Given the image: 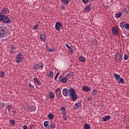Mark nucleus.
I'll return each instance as SVG.
<instances>
[{"label": "nucleus", "mask_w": 129, "mask_h": 129, "mask_svg": "<svg viewBox=\"0 0 129 129\" xmlns=\"http://www.w3.org/2000/svg\"><path fill=\"white\" fill-rule=\"evenodd\" d=\"M23 56V54L21 52L16 56L15 60L17 63H21L22 62V60L24 59Z\"/></svg>", "instance_id": "1"}, {"label": "nucleus", "mask_w": 129, "mask_h": 129, "mask_svg": "<svg viewBox=\"0 0 129 129\" xmlns=\"http://www.w3.org/2000/svg\"><path fill=\"white\" fill-rule=\"evenodd\" d=\"M55 28L58 32H60V31L63 29V25H62V23L57 22L55 23Z\"/></svg>", "instance_id": "2"}, {"label": "nucleus", "mask_w": 129, "mask_h": 129, "mask_svg": "<svg viewBox=\"0 0 129 129\" xmlns=\"http://www.w3.org/2000/svg\"><path fill=\"white\" fill-rule=\"evenodd\" d=\"M122 57V56H121V54H120V53H116L115 56V60L116 61V62H119V63H120V62H121Z\"/></svg>", "instance_id": "3"}, {"label": "nucleus", "mask_w": 129, "mask_h": 129, "mask_svg": "<svg viewBox=\"0 0 129 129\" xmlns=\"http://www.w3.org/2000/svg\"><path fill=\"white\" fill-rule=\"evenodd\" d=\"M5 36H7V32H6L4 28L0 27V38H4Z\"/></svg>", "instance_id": "4"}, {"label": "nucleus", "mask_w": 129, "mask_h": 129, "mask_svg": "<svg viewBox=\"0 0 129 129\" xmlns=\"http://www.w3.org/2000/svg\"><path fill=\"white\" fill-rule=\"evenodd\" d=\"M2 22H3V23H5V24H10L11 23V21H10V19H9V17L5 15H3Z\"/></svg>", "instance_id": "5"}, {"label": "nucleus", "mask_w": 129, "mask_h": 129, "mask_svg": "<svg viewBox=\"0 0 129 129\" xmlns=\"http://www.w3.org/2000/svg\"><path fill=\"white\" fill-rule=\"evenodd\" d=\"M59 81L62 82V83H66L67 82V78L64 77V76H60L58 78Z\"/></svg>", "instance_id": "6"}, {"label": "nucleus", "mask_w": 129, "mask_h": 129, "mask_svg": "<svg viewBox=\"0 0 129 129\" xmlns=\"http://www.w3.org/2000/svg\"><path fill=\"white\" fill-rule=\"evenodd\" d=\"M17 50V47H15L13 45H10V54H14L15 52H16V50Z\"/></svg>", "instance_id": "7"}, {"label": "nucleus", "mask_w": 129, "mask_h": 129, "mask_svg": "<svg viewBox=\"0 0 129 129\" xmlns=\"http://www.w3.org/2000/svg\"><path fill=\"white\" fill-rule=\"evenodd\" d=\"M2 15H8V14H10V10L7 8H4L2 9V13H1Z\"/></svg>", "instance_id": "8"}, {"label": "nucleus", "mask_w": 129, "mask_h": 129, "mask_svg": "<svg viewBox=\"0 0 129 129\" xmlns=\"http://www.w3.org/2000/svg\"><path fill=\"white\" fill-rule=\"evenodd\" d=\"M81 106H82V100H81L79 101V103L75 104V109H78V108H79V107H81Z\"/></svg>", "instance_id": "9"}, {"label": "nucleus", "mask_w": 129, "mask_h": 129, "mask_svg": "<svg viewBox=\"0 0 129 129\" xmlns=\"http://www.w3.org/2000/svg\"><path fill=\"white\" fill-rule=\"evenodd\" d=\"M40 39L41 41L42 42H44L47 40V36H46V34L45 33L41 34L40 36Z\"/></svg>", "instance_id": "10"}, {"label": "nucleus", "mask_w": 129, "mask_h": 129, "mask_svg": "<svg viewBox=\"0 0 129 129\" xmlns=\"http://www.w3.org/2000/svg\"><path fill=\"white\" fill-rule=\"evenodd\" d=\"M91 11V4L87 5L85 7V13H89Z\"/></svg>", "instance_id": "11"}, {"label": "nucleus", "mask_w": 129, "mask_h": 129, "mask_svg": "<svg viewBox=\"0 0 129 129\" xmlns=\"http://www.w3.org/2000/svg\"><path fill=\"white\" fill-rule=\"evenodd\" d=\"M62 93L64 96H68L69 95V90L68 89H63Z\"/></svg>", "instance_id": "12"}, {"label": "nucleus", "mask_w": 129, "mask_h": 129, "mask_svg": "<svg viewBox=\"0 0 129 129\" xmlns=\"http://www.w3.org/2000/svg\"><path fill=\"white\" fill-rule=\"evenodd\" d=\"M76 91H75L74 89H70L69 90V95H70V96L74 95V94H76Z\"/></svg>", "instance_id": "13"}, {"label": "nucleus", "mask_w": 129, "mask_h": 129, "mask_svg": "<svg viewBox=\"0 0 129 129\" xmlns=\"http://www.w3.org/2000/svg\"><path fill=\"white\" fill-rule=\"evenodd\" d=\"M33 80H34V82L35 84L36 83H37V84H38V85H39V86H41V85H42L41 82H40V81L38 79V78H34Z\"/></svg>", "instance_id": "14"}, {"label": "nucleus", "mask_w": 129, "mask_h": 129, "mask_svg": "<svg viewBox=\"0 0 129 129\" xmlns=\"http://www.w3.org/2000/svg\"><path fill=\"white\" fill-rule=\"evenodd\" d=\"M82 90H83V91L88 92L90 91V88L88 87L87 86H84L83 87Z\"/></svg>", "instance_id": "15"}, {"label": "nucleus", "mask_w": 129, "mask_h": 129, "mask_svg": "<svg viewBox=\"0 0 129 129\" xmlns=\"http://www.w3.org/2000/svg\"><path fill=\"white\" fill-rule=\"evenodd\" d=\"M71 99L73 101H75V100H77V97H78V96H77V94H74L72 96H71Z\"/></svg>", "instance_id": "16"}, {"label": "nucleus", "mask_w": 129, "mask_h": 129, "mask_svg": "<svg viewBox=\"0 0 129 129\" xmlns=\"http://www.w3.org/2000/svg\"><path fill=\"white\" fill-rule=\"evenodd\" d=\"M50 123L49 121H45L44 123V126L47 127V128H50Z\"/></svg>", "instance_id": "17"}, {"label": "nucleus", "mask_w": 129, "mask_h": 129, "mask_svg": "<svg viewBox=\"0 0 129 129\" xmlns=\"http://www.w3.org/2000/svg\"><path fill=\"white\" fill-rule=\"evenodd\" d=\"M111 118V116L110 115L106 116L105 117L103 118V120L104 121H107V120H109Z\"/></svg>", "instance_id": "18"}, {"label": "nucleus", "mask_w": 129, "mask_h": 129, "mask_svg": "<svg viewBox=\"0 0 129 129\" xmlns=\"http://www.w3.org/2000/svg\"><path fill=\"white\" fill-rule=\"evenodd\" d=\"M29 110L31 111V112L33 111H35L36 110V107L34 106H31L30 107H29L28 108Z\"/></svg>", "instance_id": "19"}, {"label": "nucleus", "mask_w": 129, "mask_h": 129, "mask_svg": "<svg viewBox=\"0 0 129 129\" xmlns=\"http://www.w3.org/2000/svg\"><path fill=\"white\" fill-rule=\"evenodd\" d=\"M112 32L113 35H115V36H116V35H117V33H118L117 30H116L115 28L113 27L112 28Z\"/></svg>", "instance_id": "20"}, {"label": "nucleus", "mask_w": 129, "mask_h": 129, "mask_svg": "<svg viewBox=\"0 0 129 129\" xmlns=\"http://www.w3.org/2000/svg\"><path fill=\"white\" fill-rule=\"evenodd\" d=\"M55 97V94L53 93L52 92L49 93V98L50 99H53Z\"/></svg>", "instance_id": "21"}, {"label": "nucleus", "mask_w": 129, "mask_h": 129, "mask_svg": "<svg viewBox=\"0 0 129 129\" xmlns=\"http://www.w3.org/2000/svg\"><path fill=\"white\" fill-rule=\"evenodd\" d=\"M114 77L116 79L117 81H118L119 78H120V76L119 74L114 73L113 74Z\"/></svg>", "instance_id": "22"}, {"label": "nucleus", "mask_w": 129, "mask_h": 129, "mask_svg": "<svg viewBox=\"0 0 129 129\" xmlns=\"http://www.w3.org/2000/svg\"><path fill=\"white\" fill-rule=\"evenodd\" d=\"M118 83L121 84H124V80L122 78H120L118 81Z\"/></svg>", "instance_id": "23"}, {"label": "nucleus", "mask_w": 129, "mask_h": 129, "mask_svg": "<svg viewBox=\"0 0 129 129\" xmlns=\"http://www.w3.org/2000/svg\"><path fill=\"white\" fill-rule=\"evenodd\" d=\"M123 10L126 14H129V6H126Z\"/></svg>", "instance_id": "24"}, {"label": "nucleus", "mask_w": 129, "mask_h": 129, "mask_svg": "<svg viewBox=\"0 0 129 129\" xmlns=\"http://www.w3.org/2000/svg\"><path fill=\"white\" fill-rule=\"evenodd\" d=\"M122 15V13L121 12H118L115 15V17L117 19H119Z\"/></svg>", "instance_id": "25"}, {"label": "nucleus", "mask_w": 129, "mask_h": 129, "mask_svg": "<svg viewBox=\"0 0 129 129\" xmlns=\"http://www.w3.org/2000/svg\"><path fill=\"white\" fill-rule=\"evenodd\" d=\"M66 46H67V48H68L69 50L70 51V52L71 53H73V48H72L71 47H70L69 46V45H68V44H67V43L66 44Z\"/></svg>", "instance_id": "26"}, {"label": "nucleus", "mask_w": 129, "mask_h": 129, "mask_svg": "<svg viewBox=\"0 0 129 129\" xmlns=\"http://www.w3.org/2000/svg\"><path fill=\"white\" fill-rule=\"evenodd\" d=\"M10 124H11V125L14 126L15 124H16V121L14 119L10 120Z\"/></svg>", "instance_id": "27"}, {"label": "nucleus", "mask_w": 129, "mask_h": 129, "mask_svg": "<svg viewBox=\"0 0 129 129\" xmlns=\"http://www.w3.org/2000/svg\"><path fill=\"white\" fill-rule=\"evenodd\" d=\"M37 66L38 67V69H40V68H43L44 67V63L43 62H40L37 64Z\"/></svg>", "instance_id": "28"}, {"label": "nucleus", "mask_w": 129, "mask_h": 129, "mask_svg": "<svg viewBox=\"0 0 129 129\" xmlns=\"http://www.w3.org/2000/svg\"><path fill=\"white\" fill-rule=\"evenodd\" d=\"M61 2L64 4V5H68L70 3V0H61Z\"/></svg>", "instance_id": "29"}, {"label": "nucleus", "mask_w": 129, "mask_h": 129, "mask_svg": "<svg viewBox=\"0 0 129 129\" xmlns=\"http://www.w3.org/2000/svg\"><path fill=\"white\" fill-rule=\"evenodd\" d=\"M7 109H8L9 112H11V110L13 109V107H12V105H8L7 106Z\"/></svg>", "instance_id": "30"}, {"label": "nucleus", "mask_w": 129, "mask_h": 129, "mask_svg": "<svg viewBox=\"0 0 129 129\" xmlns=\"http://www.w3.org/2000/svg\"><path fill=\"white\" fill-rule=\"evenodd\" d=\"M48 117L49 119H54V115L52 113H49L48 115Z\"/></svg>", "instance_id": "31"}, {"label": "nucleus", "mask_w": 129, "mask_h": 129, "mask_svg": "<svg viewBox=\"0 0 129 129\" xmlns=\"http://www.w3.org/2000/svg\"><path fill=\"white\" fill-rule=\"evenodd\" d=\"M79 59L80 61H81V62H84V61H85V58L83 56H80Z\"/></svg>", "instance_id": "32"}, {"label": "nucleus", "mask_w": 129, "mask_h": 129, "mask_svg": "<svg viewBox=\"0 0 129 129\" xmlns=\"http://www.w3.org/2000/svg\"><path fill=\"white\" fill-rule=\"evenodd\" d=\"M92 94L93 96H95V95H97V90L96 89H94L93 90Z\"/></svg>", "instance_id": "33"}, {"label": "nucleus", "mask_w": 129, "mask_h": 129, "mask_svg": "<svg viewBox=\"0 0 129 129\" xmlns=\"http://www.w3.org/2000/svg\"><path fill=\"white\" fill-rule=\"evenodd\" d=\"M47 77L53 78V72L49 71V74H48Z\"/></svg>", "instance_id": "34"}, {"label": "nucleus", "mask_w": 129, "mask_h": 129, "mask_svg": "<svg viewBox=\"0 0 129 129\" xmlns=\"http://www.w3.org/2000/svg\"><path fill=\"white\" fill-rule=\"evenodd\" d=\"M84 127L85 129H90V125L89 124L86 123L84 125Z\"/></svg>", "instance_id": "35"}, {"label": "nucleus", "mask_w": 129, "mask_h": 129, "mask_svg": "<svg viewBox=\"0 0 129 129\" xmlns=\"http://www.w3.org/2000/svg\"><path fill=\"white\" fill-rule=\"evenodd\" d=\"M5 105L6 104L4 103H0V110H2L3 108H5Z\"/></svg>", "instance_id": "36"}, {"label": "nucleus", "mask_w": 129, "mask_h": 129, "mask_svg": "<svg viewBox=\"0 0 129 129\" xmlns=\"http://www.w3.org/2000/svg\"><path fill=\"white\" fill-rule=\"evenodd\" d=\"M73 75V73H71V72H70L69 73H68L66 76V77L67 78H70L71 77H72V76Z\"/></svg>", "instance_id": "37"}, {"label": "nucleus", "mask_w": 129, "mask_h": 129, "mask_svg": "<svg viewBox=\"0 0 129 129\" xmlns=\"http://www.w3.org/2000/svg\"><path fill=\"white\" fill-rule=\"evenodd\" d=\"M5 72L4 71H2V72H0V77L1 78H4V77H5Z\"/></svg>", "instance_id": "38"}, {"label": "nucleus", "mask_w": 129, "mask_h": 129, "mask_svg": "<svg viewBox=\"0 0 129 129\" xmlns=\"http://www.w3.org/2000/svg\"><path fill=\"white\" fill-rule=\"evenodd\" d=\"M50 127H51V129H54L56 127V125L54 123H51L50 125Z\"/></svg>", "instance_id": "39"}, {"label": "nucleus", "mask_w": 129, "mask_h": 129, "mask_svg": "<svg viewBox=\"0 0 129 129\" xmlns=\"http://www.w3.org/2000/svg\"><path fill=\"white\" fill-rule=\"evenodd\" d=\"M124 26H125V24L123 22H121L120 23V27H121V29H123L124 28Z\"/></svg>", "instance_id": "40"}, {"label": "nucleus", "mask_w": 129, "mask_h": 129, "mask_svg": "<svg viewBox=\"0 0 129 129\" xmlns=\"http://www.w3.org/2000/svg\"><path fill=\"white\" fill-rule=\"evenodd\" d=\"M33 68L34 70H38L39 69V68L38 67V64H34L33 66Z\"/></svg>", "instance_id": "41"}, {"label": "nucleus", "mask_w": 129, "mask_h": 129, "mask_svg": "<svg viewBox=\"0 0 129 129\" xmlns=\"http://www.w3.org/2000/svg\"><path fill=\"white\" fill-rule=\"evenodd\" d=\"M3 17L4 15H3V13H0V22L3 21Z\"/></svg>", "instance_id": "42"}, {"label": "nucleus", "mask_w": 129, "mask_h": 129, "mask_svg": "<svg viewBox=\"0 0 129 129\" xmlns=\"http://www.w3.org/2000/svg\"><path fill=\"white\" fill-rule=\"evenodd\" d=\"M59 91H61V90H60V88H58L56 89L55 93L56 95L58 94V92H59Z\"/></svg>", "instance_id": "43"}, {"label": "nucleus", "mask_w": 129, "mask_h": 129, "mask_svg": "<svg viewBox=\"0 0 129 129\" xmlns=\"http://www.w3.org/2000/svg\"><path fill=\"white\" fill-rule=\"evenodd\" d=\"M127 59H128V56L127 55V54H125L124 56V59L127 60Z\"/></svg>", "instance_id": "44"}, {"label": "nucleus", "mask_w": 129, "mask_h": 129, "mask_svg": "<svg viewBox=\"0 0 129 129\" xmlns=\"http://www.w3.org/2000/svg\"><path fill=\"white\" fill-rule=\"evenodd\" d=\"M29 86L30 88H31V89H34L35 88L34 87V86L32 85L31 83L29 84Z\"/></svg>", "instance_id": "45"}, {"label": "nucleus", "mask_w": 129, "mask_h": 129, "mask_svg": "<svg viewBox=\"0 0 129 129\" xmlns=\"http://www.w3.org/2000/svg\"><path fill=\"white\" fill-rule=\"evenodd\" d=\"M125 28L126 29H127V30H129V24H128V23L126 24L125 25Z\"/></svg>", "instance_id": "46"}, {"label": "nucleus", "mask_w": 129, "mask_h": 129, "mask_svg": "<svg viewBox=\"0 0 129 129\" xmlns=\"http://www.w3.org/2000/svg\"><path fill=\"white\" fill-rule=\"evenodd\" d=\"M39 25L38 24H36L34 26V27H33V30H37V29H38V27Z\"/></svg>", "instance_id": "47"}, {"label": "nucleus", "mask_w": 129, "mask_h": 129, "mask_svg": "<svg viewBox=\"0 0 129 129\" xmlns=\"http://www.w3.org/2000/svg\"><path fill=\"white\" fill-rule=\"evenodd\" d=\"M60 110H61V111H65V110H66V108H65V107H61L60 108Z\"/></svg>", "instance_id": "48"}, {"label": "nucleus", "mask_w": 129, "mask_h": 129, "mask_svg": "<svg viewBox=\"0 0 129 129\" xmlns=\"http://www.w3.org/2000/svg\"><path fill=\"white\" fill-rule=\"evenodd\" d=\"M54 49L53 48H49V50H48V51L49 52H54Z\"/></svg>", "instance_id": "49"}, {"label": "nucleus", "mask_w": 129, "mask_h": 129, "mask_svg": "<svg viewBox=\"0 0 129 129\" xmlns=\"http://www.w3.org/2000/svg\"><path fill=\"white\" fill-rule=\"evenodd\" d=\"M82 1L84 4H87V3H88V0H82Z\"/></svg>", "instance_id": "50"}, {"label": "nucleus", "mask_w": 129, "mask_h": 129, "mask_svg": "<svg viewBox=\"0 0 129 129\" xmlns=\"http://www.w3.org/2000/svg\"><path fill=\"white\" fill-rule=\"evenodd\" d=\"M63 118H64V120H67V116H63Z\"/></svg>", "instance_id": "51"}, {"label": "nucleus", "mask_w": 129, "mask_h": 129, "mask_svg": "<svg viewBox=\"0 0 129 129\" xmlns=\"http://www.w3.org/2000/svg\"><path fill=\"white\" fill-rule=\"evenodd\" d=\"M57 78H58V76L55 75V76L54 77V80H55V81H56V80H57Z\"/></svg>", "instance_id": "52"}, {"label": "nucleus", "mask_w": 129, "mask_h": 129, "mask_svg": "<svg viewBox=\"0 0 129 129\" xmlns=\"http://www.w3.org/2000/svg\"><path fill=\"white\" fill-rule=\"evenodd\" d=\"M23 129H28V127L27 126V125L23 126Z\"/></svg>", "instance_id": "53"}, {"label": "nucleus", "mask_w": 129, "mask_h": 129, "mask_svg": "<svg viewBox=\"0 0 129 129\" xmlns=\"http://www.w3.org/2000/svg\"><path fill=\"white\" fill-rule=\"evenodd\" d=\"M91 101V97H88V101Z\"/></svg>", "instance_id": "54"}, {"label": "nucleus", "mask_w": 129, "mask_h": 129, "mask_svg": "<svg viewBox=\"0 0 129 129\" xmlns=\"http://www.w3.org/2000/svg\"><path fill=\"white\" fill-rule=\"evenodd\" d=\"M62 114H63V115H66V112H65V111H62Z\"/></svg>", "instance_id": "55"}, {"label": "nucleus", "mask_w": 129, "mask_h": 129, "mask_svg": "<svg viewBox=\"0 0 129 129\" xmlns=\"http://www.w3.org/2000/svg\"><path fill=\"white\" fill-rule=\"evenodd\" d=\"M56 75L57 76H58V75H60V73L57 72V73H56Z\"/></svg>", "instance_id": "56"}, {"label": "nucleus", "mask_w": 129, "mask_h": 129, "mask_svg": "<svg viewBox=\"0 0 129 129\" xmlns=\"http://www.w3.org/2000/svg\"><path fill=\"white\" fill-rule=\"evenodd\" d=\"M126 128H127V129L129 128V125H126Z\"/></svg>", "instance_id": "57"}, {"label": "nucleus", "mask_w": 129, "mask_h": 129, "mask_svg": "<svg viewBox=\"0 0 129 129\" xmlns=\"http://www.w3.org/2000/svg\"><path fill=\"white\" fill-rule=\"evenodd\" d=\"M58 93L59 95H60V94H61V91H59Z\"/></svg>", "instance_id": "58"}]
</instances>
